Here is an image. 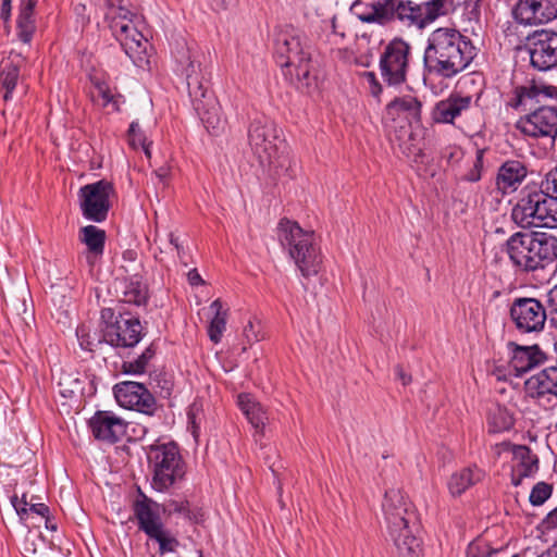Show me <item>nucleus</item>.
<instances>
[{"label":"nucleus","instance_id":"nucleus-54","mask_svg":"<svg viewBox=\"0 0 557 557\" xmlns=\"http://www.w3.org/2000/svg\"><path fill=\"white\" fill-rule=\"evenodd\" d=\"M28 510L47 519V523L49 522L50 510L47 505L42 503H32Z\"/></svg>","mask_w":557,"mask_h":557},{"label":"nucleus","instance_id":"nucleus-60","mask_svg":"<svg viewBox=\"0 0 557 557\" xmlns=\"http://www.w3.org/2000/svg\"><path fill=\"white\" fill-rule=\"evenodd\" d=\"M395 373L397 377L401 381L403 385H408L411 382V376L407 374L401 366L395 367Z\"/></svg>","mask_w":557,"mask_h":557},{"label":"nucleus","instance_id":"nucleus-44","mask_svg":"<svg viewBox=\"0 0 557 557\" xmlns=\"http://www.w3.org/2000/svg\"><path fill=\"white\" fill-rule=\"evenodd\" d=\"M128 143L129 145L137 149L143 148L146 156L150 157V143H147V138L141 131L138 122H132L128 128Z\"/></svg>","mask_w":557,"mask_h":557},{"label":"nucleus","instance_id":"nucleus-11","mask_svg":"<svg viewBox=\"0 0 557 557\" xmlns=\"http://www.w3.org/2000/svg\"><path fill=\"white\" fill-rule=\"evenodd\" d=\"M113 194V184L107 180L82 186L78 190V199L83 216L96 223L104 222L111 208L110 197Z\"/></svg>","mask_w":557,"mask_h":557},{"label":"nucleus","instance_id":"nucleus-43","mask_svg":"<svg viewBox=\"0 0 557 557\" xmlns=\"http://www.w3.org/2000/svg\"><path fill=\"white\" fill-rule=\"evenodd\" d=\"M166 510L169 515L171 513H180L183 515L186 519L198 522L199 517H202L199 510H193L190 509L189 502L188 500H174L171 499L166 503Z\"/></svg>","mask_w":557,"mask_h":557},{"label":"nucleus","instance_id":"nucleus-3","mask_svg":"<svg viewBox=\"0 0 557 557\" xmlns=\"http://www.w3.org/2000/svg\"><path fill=\"white\" fill-rule=\"evenodd\" d=\"M505 252L519 272L544 270L557 259V237L545 232H516L506 240Z\"/></svg>","mask_w":557,"mask_h":557},{"label":"nucleus","instance_id":"nucleus-30","mask_svg":"<svg viewBox=\"0 0 557 557\" xmlns=\"http://www.w3.org/2000/svg\"><path fill=\"white\" fill-rule=\"evenodd\" d=\"M419 530H405L389 533L396 548V557H421V540L417 536Z\"/></svg>","mask_w":557,"mask_h":557},{"label":"nucleus","instance_id":"nucleus-56","mask_svg":"<svg viewBox=\"0 0 557 557\" xmlns=\"http://www.w3.org/2000/svg\"><path fill=\"white\" fill-rule=\"evenodd\" d=\"M12 0H1L0 17L3 22H8L11 16Z\"/></svg>","mask_w":557,"mask_h":557},{"label":"nucleus","instance_id":"nucleus-46","mask_svg":"<svg viewBox=\"0 0 557 557\" xmlns=\"http://www.w3.org/2000/svg\"><path fill=\"white\" fill-rule=\"evenodd\" d=\"M96 89L103 107L112 104L114 110H119V99L121 96L116 97L106 83H98Z\"/></svg>","mask_w":557,"mask_h":557},{"label":"nucleus","instance_id":"nucleus-42","mask_svg":"<svg viewBox=\"0 0 557 557\" xmlns=\"http://www.w3.org/2000/svg\"><path fill=\"white\" fill-rule=\"evenodd\" d=\"M503 553V548L493 547L490 542L482 536L471 541L466 549L467 557H496Z\"/></svg>","mask_w":557,"mask_h":557},{"label":"nucleus","instance_id":"nucleus-57","mask_svg":"<svg viewBox=\"0 0 557 557\" xmlns=\"http://www.w3.org/2000/svg\"><path fill=\"white\" fill-rule=\"evenodd\" d=\"M83 332H84V327L77 329V335L79 337L81 347L83 349H85V350L92 351L94 347H95V344L92 342H90L89 339H85V336L83 335Z\"/></svg>","mask_w":557,"mask_h":557},{"label":"nucleus","instance_id":"nucleus-34","mask_svg":"<svg viewBox=\"0 0 557 557\" xmlns=\"http://www.w3.org/2000/svg\"><path fill=\"white\" fill-rule=\"evenodd\" d=\"M237 404L249 423L256 430H263L267 414L261 405L250 394L238 395Z\"/></svg>","mask_w":557,"mask_h":557},{"label":"nucleus","instance_id":"nucleus-52","mask_svg":"<svg viewBox=\"0 0 557 557\" xmlns=\"http://www.w3.org/2000/svg\"><path fill=\"white\" fill-rule=\"evenodd\" d=\"M256 326H259V323H255L250 320L244 327V336L248 344H252L259 341V331L256 330Z\"/></svg>","mask_w":557,"mask_h":557},{"label":"nucleus","instance_id":"nucleus-10","mask_svg":"<svg viewBox=\"0 0 557 557\" xmlns=\"http://www.w3.org/2000/svg\"><path fill=\"white\" fill-rule=\"evenodd\" d=\"M382 509L388 534L405 530H419L420 521L413 504L398 488L385 492Z\"/></svg>","mask_w":557,"mask_h":557},{"label":"nucleus","instance_id":"nucleus-20","mask_svg":"<svg viewBox=\"0 0 557 557\" xmlns=\"http://www.w3.org/2000/svg\"><path fill=\"white\" fill-rule=\"evenodd\" d=\"M94 437L114 444L126 434L127 423L112 411L98 410L88 421Z\"/></svg>","mask_w":557,"mask_h":557},{"label":"nucleus","instance_id":"nucleus-2","mask_svg":"<svg viewBox=\"0 0 557 557\" xmlns=\"http://www.w3.org/2000/svg\"><path fill=\"white\" fill-rule=\"evenodd\" d=\"M175 60L176 71L185 75L188 95L205 127L210 134L218 135L223 128V121L220 117L219 108L209 97V74L201 67L189 47L177 50Z\"/></svg>","mask_w":557,"mask_h":557},{"label":"nucleus","instance_id":"nucleus-51","mask_svg":"<svg viewBox=\"0 0 557 557\" xmlns=\"http://www.w3.org/2000/svg\"><path fill=\"white\" fill-rule=\"evenodd\" d=\"M11 503L15 509V511L17 512V515L23 518L24 515L27 513L28 509H27V506L32 503H28L27 500V495L26 494H23L21 498H18L17 496H13L11 498Z\"/></svg>","mask_w":557,"mask_h":557},{"label":"nucleus","instance_id":"nucleus-58","mask_svg":"<svg viewBox=\"0 0 557 557\" xmlns=\"http://www.w3.org/2000/svg\"><path fill=\"white\" fill-rule=\"evenodd\" d=\"M187 276H188L189 284L193 286L202 285L205 283L196 269L190 270L188 272Z\"/></svg>","mask_w":557,"mask_h":557},{"label":"nucleus","instance_id":"nucleus-16","mask_svg":"<svg viewBox=\"0 0 557 557\" xmlns=\"http://www.w3.org/2000/svg\"><path fill=\"white\" fill-rule=\"evenodd\" d=\"M516 128L525 136L549 138L554 141L557 135V109L550 106H541L521 116L516 123Z\"/></svg>","mask_w":557,"mask_h":557},{"label":"nucleus","instance_id":"nucleus-24","mask_svg":"<svg viewBox=\"0 0 557 557\" xmlns=\"http://www.w3.org/2000/svg\"><path fill=\"white\" fill-rule=\"evenodd\" d=\"M528 175L524 162L509 159L502 163L496 175V188L503 195L516 191Z\"/></svg>","mask_w":557,"mask_h":557},{"label":"nucleus","instance_id":"nucleus-29","mask_svg":"<svg viewBox=\"0 0 557 557\" xmlns=\"http://www.w3.org/2000/svg\"><path fill=\"white\" fill-rule=\"evenodd\" d=\"M23 59L20 54L10 55L7 60L0 63V88L4 89L3 99L5 101L12 98V92L15 89L20 78V66Z\"/></svg>","mask_w":557,"mask_h":557},{"label":"nucleus","instance_id":"nucleus-55","mask_svg":"<svg viewBox=\"0 0 557 557\" xmlns=\"http://www.w3.org/2000/svg\"><path fill=\"white\" fill-rule=\"evenodd\" d=\"M170 174H171V170H170L169 166H160L158 170L154 171L156 177L164 186L168 184V180L170 177Z\"/></svg>","mask_w":557,"mask_h":557},{"label":"nucleus","instance_id":"nucleus-53","mask_svg":"<svg viewBox=\"0 0 557 557\" xmlns=\"http://www.w3.org/2000/svg\"><path fill=\"white\" fill-rule=\"evenodd\" d=\"M367 81L370 85V90L372 96L379 97L383 90L382 85L376 78V75L373 72H366Z\"/></svg>","mask_w":557,"mask_h":557},{"label":"nucleus","instance_id":"nucleus-61","mask_svg":"<svg viewBox=\"0 0 557 557\" xmlns=\"http://www.w3.org/2000/svg\"><path fill=\"white\" fill-rule=\"evenodd\" d=\"M115 318L116 317L114 315L113 309H111V308H103L101 310V320L103 321L104 326L107 325V323L114 322Z\"/></svg>","mask_w":557,"mask_h":557},{"label":"nucleus","instance_id":"nucleus-31","mask_svg":"<svg viewBox=\"0 0 557 557\" xmlns=\"http://www.w3.org/2000/svg\"><path fill=\"white\" fill-rule=\"evenodd\" d=\"M121 300L126 304L141 306L148 300V287L138 274L132 275L121 282Z\"/></svg>","mask_w":557,"mask_h":557},{"label":"nucleus","instance_id":"nucleus-64","mask_svg":"<svg viewBox=\"0 0 557 557\" xmlns=\"http://www.w3.org/2000/svg\"><path fill=\"white\" fill-rule=\"evenodd\" d=\"M539 557H557V542Z\"/></svg>","mask_w":557,"mask_h":557},{"label":"nucleus","instance_id":"nucleus-36","mask_svg":"<svg viewBox=\"0 0 557 557\" xmlns=\"http://www.w3.org/2000/svg\"><path fill=\"white\" fill-rule=\"evenodd\" d=\"M211 311L214 313L208 326V336L211 342L219 344L226 329L227 309H223L221 299H215L210 305Z\"/></svg>","mask_w":557,"mask_h":557},{"label":"nucleus","instance_id":"nucleus-33","mask_svg":"<svg viewBox=\"0 0 557 557\" xmlns=\"http://www.w3.org/2000/svg\"><path fill=\"white\" fill-rule=\"evenodd\" d=\"M394 20H398L407 26L423 28L421 4L405 0H394Z\"/></svg>","mask_w":557,"mask_h":557},{"label":"nucleus","instance_id":"nucleus-9","mask_svg":"<svg viewBox=\"0 0 557 557\" xmlns=\"http://www.w3.org/2000/svg\"><path fill=\"white\" fill-rule=\"evenodd\" d=\"M411 46L403 38L392 39L380 55L379 69L387 86H400L407 81Z\"/></svg>","mask_w":557,"mask_h":557},{"label":"nucleus","instance_id":"nucleus-47","mask_svg":"<svg viewBox=\"0 0 557 557\" xmlns=\"http://www.w3.org/2000/svg\"><path fill=\"white\" fill-rule=\"evenodd\" d=\"M545 298L549 312L548 323L552 327L557 329V284L547 292Z\"/></svg>","mask_w":557,"mask_h":557},{"label":"nucleus","instance_id":"nucleus-37","mask_svg":"<svg viewBox=\"0 0 557 557\" xmlns=\"http://www.w3.org/2000/svg\"><path fill=\"white\" fill-rule=\"evenodd\" d=\"M453 2L454 0H429L421 3L423 27L447 15L453 8Z\"/></svg>","mask_w":557,"mask_h":557},{"label":"nucleus","instance_id":"nucleus-50","mask_svg":"<svg viewBox=\"0 0 557 557\" xmlns=\"http://www.w3.org/2000/svg\"><path fill=\"white\" fill-rule=\"evenodd\" d=\"M541 187L557 196V165L546 174L545 180L541 183Z\"/></svg>","mask_w":557,"mask_h":557},{"label":"nucleus","instance_id":"nucleus-28","mask_svg":"<svg viewBox=\"0 0 557 557\" xmlns=\"http://www.w3.org/2000/svg\"><path fill=\"white\" fill-rule=\"evenodd\" d=\"M546 360V355L537 345L516 346L509 367L516 376H522L532 369L541 366Z\"/></svg>","mask_w":557,"mask_h":557},{"label":"nucleus","instance_id":"nucleus-59","mask_svg":"<svg viewBox=\"0 0 557 557\" xmlns=\"http://www.w3.org/2000/svg\"><path fill=\"white\" fill-rule=\"evenodd\" d=\"M544 523L548 529L557 528V507L546 516Z\"/></svg>","mask_w":557,"mask_h":557},{"label":"nucleus","instance_id":"nucleus-18","mask_svg":"<svg viewBox=\"0 0 557 557\" xmlns=\"http://www.w3.org/2000/svg\"><path fill=\"white\" fill-rule=\"evenodd\" d=\"M513 20L522 26H540L557 18V0H518L512 8Z\"/></svg>","mask_w":557,"mask_h":557},{"label":"nucleus","instance_id":"nucleus-27","mask_svg":"<svg viewBox=\"0 0 557 557\" xmlns=\"http://www.w3.org/2000/svg\"><path fill=\"white\" fill-rule=\"evenodd\" d=\"M421 102L412 96L395 98L385 109V119L406 121L409 126L421 121Z\"/></svg>","mask_w":557,"mask_h":557},{"label":"nucleus","instance_id":"nucleus-12","mask_svg":"<svg viewBox=\"0 0 557 557\" xmlns=\"http://www.w3.org/2000/svg\"><path fill=\"white\" fill-rule=\"evenodd\" d=\"M531 65L542 72L557 67V32L552 28L536 29L528 37Z\"/></svg>","mask_w":557,"mask_h":557},{"label":"nucleus","instance_id":"nucleus-26","mask_svg":"<svg viewBox=\"0 0 557 557\" xmlns=\"http://www.w3.org/2000/svg\"><path fill=\"white\" fill-rule=\"evenodd\" d=\"M394 0H374L371 3L355 2L358 18L363 23L386 25L394 21Z\"/></svg>","mask_w":557,"mask_h":557},{"label":"nucleus","instance_id":"nucleus-7","mask_svg":"<svg viewBox=\"0 0 557 557\" xmlns=\"http://www.w3.org/2000/svg\"><path fill=\"white\" fill-rule=\"evenodd\" d=\"M147 459L151 469V486L154 491L168 492L185 479L186 463L176 443L157 442L149 447Z\"/></svg>","mask_w":557,"mask_h":557},{"label":"nucleus","instance_id":"nucleus-45","mask_svg":"<svg viewBox=\"0 0 557 557\" xmlns=\"http://www.w3.org/2000/svg\"><path fill=\"white\" fill-rule=\"evenodd\" d=\"M553 486L546 482H537L531 493L529 500L533 506L543 505L552 495Z\"/></svg>","mask_w":557,"mask_h":557},{"label":"nucleus","instance_id":"nucleus-22","mask_svg":"<svg viewBox=\"0 0 557 557\" xmlns=\"http://www.w3.org/2000/svg\"><path fill=\"white\" fill-rule=\"evenodd\" d=\"M161 510L166 508L147 497L144 493H139V497L133 504L134 516L137 525L147 536L164 525L161 518Z\"/></svg>","mask_w":557,"mask_h":557},{"label":"nucleus","instance_id":"nucleus-1","mask_svg":"<svg viewBox=\"0 0 557 557\" xmlns=\"http://www.w3.org/2000/svg\"><path fill=\"white\" fill-rule=\"evenodd\" d=\"M475 57L472 41L450 27L434 29L423 54V76L450 79L463 72Z\"/></svg>","mask_w":557,"mask_h":557},{"label":"nucleus","instance_id":"nucleus-62","mask_svg":"<svg viewBox=\"0 0 557 557\" xmlns=\"http://www.w3.org/2000/svg\"><path fill=\"white\" fill-rule=\"evenodd\" d=\"M231 1L232 0H208L210 7L216 11L226 9Z\"/></svg>","mask_w":557,"mask_h":557},{"label":"nucleus","instance_id":"nucleus-15","mask_svg":"<svg viewBox=\"0 0 557 557\" xmlns=\"http://www.w3.org/2000/svg\"><path fill=\"white\" fill-rule=\"evenodd\" d=\"M102 342L114 348H132L136 346L144 336V327L137 318L125 319L122 315L115 318L114 322L107 323L101 329Z\"/></svg>","mask_w":557,"mask_h":557},{"label":"nucleus","instance_id":"nucleus-8","mask_svg":"<svg viewBox=\"0 0 557 557\" xmlns=\"http://www.w3.org/2000/svg\"><path fill=\"white\" fill-rule=\"evenodd\" d=\"M248 139L262 166L269 169L284 166L285 140L274 121L265 116L253 120L248 129Z\"/></svg>","mask_w":557,"mask_h":557},{"label":"nucleus","instance_id":"nucleus-21","mask_svg":"<svg viewBox=\"0 0 557 557\" xmlns=\"http://www.w3.org/2000/svg\"><path fill=\"white\" fill-rule=\"evenodd\" d=\"M525 388L540 405L554 407L557 405V364L543 369L525 382Z\"/></svg>","mask_w":557,"mask_h":557},{"label":"nucleus","instance_id":"nucleus-32","mask_svg":"<svg viewBox=\"0 0 557 557\" xmlns=\"http://www.w3.org/2000/svg\"><path fill=\"white\" fill-rule=\"evenodd\" d=\"M483 472L478 467L463 468L451 474L448 481V490L453 496H460L469 487L480 482Z\"/></svg>","mask_w":557,"mask_h":557},{"label":"nucleus","instance_id":"nucleus-38","mask_svg":"<svg viewBox=\"0 0 557 557\" xmlns=\"http://www.w3.org/2000/svg\"><path fill=\"white\" fill-rule=\"evenodd\" d=\"M17 37L24 44L32 41L33 35L36 30V21L34 10L20 9L16 21Z\"/></svg>","mask_w":557,"mask_h":557},{"label":"nucleus","instance_id":"nucleus-17","mask_svg":"<svg viewBox=\"0 0 557 557\" xmlns=\"http://www.w3.org/2000/svg\"><path fill=\"white\" fill-rule=\"evenodd\" d=\"M112 28L125 53L137 66H141L146 60L149 44L146 36L138 29L137 22L123 17L115 21Z\"/></svg>","mask_w":557,"mask_h":557},{"label":"nucleus","instance_id":"nucleus-25","mask_svg":"<svg viewBox=\"0 0 557 557\" xmlns=\"http://www.w3.org/2000/svg\"><path fill=\"white\" fill-rule=\"evenodd\" d=\"M516 465L511 470V483L519 486L524 478L533 476L539 471V457L525 445H510Z\"/></svg>","mask_w":557,"mask_h":557},{"label":"nucleus","instance_id":"nucleus-19","mask_svg":"<svg viewBox=\"0 0 557 557\" xmlns=\"http://www.w3.org/2000/svg\"><path fill=\"white\" fill-rule=\"evenodd\" d=\"M553 98H557V87L532 81L529 84L516 86L507 106L517 111H527L532 110L542 99Z\"/></svg>","mask_w":557,"mask_h":557},{"label":"nucleus","instance_id":"nucleus-6","mask_svg":"<svg viewBox=\"0 0 557 557\" xmlns=\"http://www.w3.org/2000/svg\"><path fill=\"white\" fill-rule=\"evenodd\" d=\"M511 218L522 228L557 227V196L541 186H527L512 208Z\"/></svg>","mask_w":557,"mask_h":557},{"label":"nucleus","instance_id":"nucleus-5","mask_svg":"<svg viewBox=\"0 0 557 557\" xmlns=\"http://www.w3.org/2000/svg\"><path fill=\"white\" fill-rule=\"evenodd\" d=\"M274 58L290 82L309 85L311 45L304 33L293 27L280 32L275 39Z\"/></svg>","mask_w":557,"mask_h":557},{"label":"nucleus","instance_id":"nucleus-48","mask_svg":"<svg viewBox=\"0 0 557 557\" xmlns=\"http://www.w3.org/2000/svg\"><path fill=\"white\" fill-rule=\"evenodd\" d=\"M484 150L479 149L476 151L475 161L472 169L466 174L465 180L468 182H479L482 177L483 163H484Z\"/></svg>","mask_w":557,"mask_h":557},{"label":"nucleus","instance_id":"nucleus-35","mask_svg":"<svg viewBox=\"0 0 557 557\" xmlns=\"http://www.w3.org/2000/svg\"><path fill=\"white\" fill-rule=\"evenodd\" d=\"M107 234L95 225H86L79 230L78 239L86 245L88 252L95 257L103 255Z\"/></svg>","mask_w":557,"mask_h":557},{"label":"nucleus","instance_id":"nucleus-41","mask_svg":"<svg viewBox=\"0 0 557 557\" xmlns=\"http://www.w3.org/2000/svg\"><path fill=\"white\" fill-rule=\"evenodd\" d=\"M148 537L158 543L161 555L174 553L180 546L176 536L165 525L149 534Z\"/></svg>","mask_w":557,"mask_h":557},{"label":"nucleus","instance_id":"nucleus-40","mask_svg":"<svg viewBox=\"0 0 557 557\" xmlns=\"http://www.w3.org/2000/svg\"><path fill=\"white\" fill-rule=\"evenodd\" d=\"M156 349L153 344L149 345L135 360L123 361L121 370L125 374L138 375L146 371L149 361L154 357Z\"/></svg>","mask_w":557,"mask_h":557},{"label":"nucleus","instance_id":"nucleus-14","mask_svg":"<svg viewBox=\"0 0 557 557\" xmlns=\"http://www.w3.org/2000/svg\"><path fill=\"white\" fill-rule=\"evenodd\" d=\"M117 404L126 409L135 410L147 416H153L158 410L154 396L141 383L125 381L113 387Z\"/></svg>","mask_w":557,"mask_h":557},{"label":"nucleus","instance_id":"nucleus-13","mask_svg":"<svg viewBox=\"0 0 557 557\" xmlns=\"http://www.w3.org/2000/svg\"><path fill=\"white\" fill-rule=\"evenodd\" d=\"M548 306L536 298H516L510 317L517 329L524 333L540 332L548 321Z\"/></svg>","mask_w":557,"mask_h":557},{"label":"nucleus","instance_id":"nucleus-63","mask_svg":"<svg viewBox=\"0 0 557 557\" xmlns=\"http://www.w3.org/2000/svg\"><path fill=\"white\" fill-rule=\"evenodd\" d=\"M20 1H21L20 9L34 10L35 11V7L37 4V0H20Z\"/></svg>","mask_w":557,"mask_h":557},{"label":"nucleus","instance_id":"nucleus-4","mask_svg":"<svg viewBox=\"0 0 557 557\" xmlns=\"http://www.w3.org/2000/svg\"><path fill=\"white\" fill-rule=\"evenodd\" d=\"M277 239L305 277L317 275L322 255L313 231L302 228L296 221L283 218L276 228Z\"/></svg>","mask_w":557,"mask_h":557},{"label":"nucleus","instance_id":"nucleus-23","mask_svg":"<svg viewBox=\"0 0 557 557\" xmlns=\"http://www.w3.org/2000/svg\"><path fill=\"white\" fill-rule=\"evenodd\" d=\"M472 97L453 92L447 98L435 103L432 110V120L438 124H455L456 119L469 111Z\"/></svg>","mask_w":557,"mask_h":557},{"label":"nucleus","instance_id":"nucleus-49","mask_svg":"<svg viewBox=\"0 0 557 557\" xmlns=\"http://www.w3.org/2000/svg\"><path fill=\"white\" fill-rule=\"evenodd\" d=\"M156 383V387L159 388V395L163 398L170 397L173 389V382L166 376V374H157L152 377Z\"/></svg>","mask_w":557,"mask_h":557},{"label":"nucleus","instance_id":"nucleus-39","mask_svg":"<svg viewBox=\"0 0 557 557\" xmlns=\"http://www.w3.org/2000/svg\"><path fill=\"white\" fill-rule=\"evenodd\" d=\"M515 424V419L509 410L505 407L498 406L488 417L490 432L500 433L509 431Z\"/></svg>","mask_w":557,"mask_h":557}]
</instances>
